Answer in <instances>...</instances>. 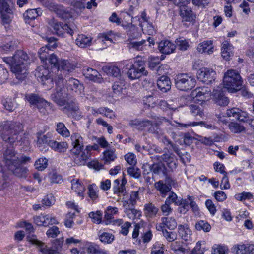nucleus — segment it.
<instances>
[{
    "label": "nucleus",
    "instance_id": "55",
    "mask_svg": "<svg viewBox=\"0 0 254 254\" xmlns=\"http://www.w3.org/2000/svg\"><path fill=\"white\" fill-rule=\"evenodd\" d=\"M72 190H74L79 196H82L85 190V187L78 181L72 183Z\"/></svg>",
    "mask_w": 254,
    "mask_h": 254
},
{
    "label": "nucleus",
    "instance_id": "64",
    "mask_svg": "<svg viewBox=\"0 0 254 254\" xmlns=\"http://www.w3.org/2000/svg\"><path fill=\"white\" fill-rule=\"evenodd\" d=\"M212 254H225L227 250L226 247L219 245H215L212 247Z\"/></svg>",
    "mask_w": 254,
    "mask_h": 254
},
{
    "label": "nucleus",
    "instance_id": "22",
    "mask_svg": "<svg viewBox=\"0 0 254 254\" xmlns=\"http://www.w3.org/2000/svg\"><path fill=\"white\" fill-rule=\"evenodd\" d=\"M180 15L182 20L186 22H191L195 18L191 8L188 6H183L180 9Z\"/></svg>",
    "mask_w": 254,
    "mask_h": 254
},
{
    "label": "nucleus",
    "instance_id": "16",
    "mask_svg": "<svg viewBox=\"0 0 254 254\" xmlns=\"http://www.w3.org/2000/svg\"><path fill=\"white\" fill-rule=\"evenodd\" d=\"M157 158L165 162L172 171L177 168L178 160L175 155L173 154H164L160 156H157Z\"/></svg>",
    "mask_w": 254,
    "mask_h": 254
},
{
    "label": "nucleus",
    "instance_id": "11",
    "mask_svg": "<svg viewBox=\"0 0 254 254\" xmlns=\"http://www.w3.org/2000/svg\"><path fill=\"white\" fill-rule=\"evenodd\" d=\"M227 116L232 120H239L248 123L254 129V118L252 119L249 114L238 108H232L226 111Z\"/></svg>",
    "mask_w": 254,
    "mask_h": 254
},
{
    "label": "nucleus",
    "instance_id": "45",
    "mask_svg": "<svg viewBox=\"0 0 254 254\" xmlns=\"http://www.w3.org/2000/svg\"><path fill=\"white\" fill-rule=\"evenodd\" d=\"M195 227L197 230H202L205 232H209L211 228L210 225L207 221L204 220H200L197 222Z\"/></svg>",
    "mask_w": 254,
    "mask_h": 254
},
{
    "label": "nucleus",
    "instance_id": "43",
    "mask_svg": "<svg viewBox=\"0 0 254 254\" xmlns=\"http://www.w3.org/2000/svg\"><path fill=\"white\" fill-rule=\"evenodd\" d=\"M116 158L115 149H107L103 152V159L107 164L110 163Z\"/></svg>",
    "mask_w": 254,
    "mask_h": 254
},
{
    "label": "nucleus",
    "instance_id": "30",
    "mask_svg": "<svg viewBox=\"0 0 254 254\" xmlns=\"http://www.w3.org/2000/svg\"><path fill=\"white\" fill-rule=\"evenodd\" d=\"M83 73L86 78L94 82L98 81L99 80L98 77L99 72L93 68L88 67L83 70Z\"/></svg>",
    "mask_w": 254,
    "mask_h": 254
},
{
    "label": "nucleus",
    "instance_id": "40",
    "mask_svg": "<svg viewBox=\"0 0 254 254\" xmlns=\"http://www.w3.org/2000/svg\"><path fill=\"white\" fill-rule=\"evenodd\" d=\"M155 187L162 195H164L162 196L163 197H164L167 192H169L172 188L170 185H167L165 183L164 184L161 181H159L155 183Z\"/></svg>",
    "mask_w": 254,
    "mask_h": 254
},
{
    "label": "nucleus",
    "instance_id": "41",
    "mask_svg": "<svg viewBox=\"0 0 254 254\" xmlns=\"http://www.w3.org/2000/svg\"><path fill=\"white\" fill-rule=\"evenodd\" d=\"M161 220L163 224L165 225V227L170 230H174L177 227L176 221L172 217H163L161 218Z\"/></svg>",
    "mask_w": 254,
    "mask_h": 254
},
{
    "label": "nucleus",
    "instance_id": "21",
    "mask_svg": "<svg viewBox=\"0 0 254 254\" xmlns=\"http://www.w3.org/2000/svg\"><path fill=\"white\" fill-rule=\"evenodd\" d=\"M25 99L29 103L30 106H33L34 108L39 106L40 104H46V100L41 98L38 94L34 93L26 94Z\"/></svg>",
    "mask_w": 254,
    "mask_h": 254
},
{
    "label": "nucleus",
    "instance_id": "35",
    "mask_svg": "<svg viewBox=\"0 0 254 254\" xmlns=\"http://www.w3.org/2000/svg\"><path fill=\"white\" fill-rule=\"evenodd\" d=\"M210 90L208 88H199L195 90V97L197 100L204 101L209 95Z\"/></svg>",
    "mask_w": 254,
    "mask_h": 254
},
{
    "label": "nucleus",
    "instance_id": "33",
    "mask_svg": "<svg viewBox=\"0 0 254 254\" xmlns=\"http://www.w3.org/2000/svg\"><path fill=\"white\" fill-rule=\"evenodd\" d=\"M102 70L107 75L118 77L121 75L120 69L116 66H104Z\"/></svg>",
    "mask_w": 254,
    "mask_h": 254
},
{
    "label": "nucleus",
    "instance_id": "56",
    "mask_svg": "<svg viewBox=\"0 0 254 254\" xmlns=\"http://www.w3.org/2000/svg\"><path fill=\"white\" fill-rule=\"evenodd\" d=\"M177 205L180 206V211L182 213H185L190 206L189 199H180V202L177 203Z\"/></svg>",
    "mask_w": 254,
    "mask_h": 254
},
{
    "label": "nucleus",
    "instance_id": "44",
    "mask_svg": "<svg viewBox=\"0 0 254 254\" xmlns=\"http://www.w3.org/2000/svg\"><path fill=\"white\" fill-rule=\"evenodd\" d=\"M53 142V140H51L50 136L47 135H40L38 137L37 143L39 145V148L44 145L49 146L51 147V142Z\"/></svg>",
    "mask_w": 254,
    "mask_h": 254
},
{
    "label": "nucleus",
    "instance_id": "50",
    "mask_svg": "<svg viewBox=\"0 0 254 254\" xmlns=\"http://www.w3.org/2000/svg\"><path fill=\"white\" fill-rule=\"evenodd\" d=\"M235 198L237 200L243 201L246 200H251L253 199L254 196L250 192L243 191L242 193H237L235 195Z\"/></svg>",
    "mask_w": 254,
    "mask_h": 254
},
{
    "label": "nucleus",
    "instance_id": "12",
    "mask_svg": "<svg viewBox=\"0 0 254 254\" xmlns=\"http://www.w3.org/2000/svg\"><path fill=\"white\" fill-rule=\"evenodd\" d=\"M49 25L53 28V33L59 36L64 37V34L67 33L72 35L74 33V29L67 24H64L61 22H58L55 20H51Z\"/></svg>",
    "mask_w": 254,
    "mask_h": 254
},
{
    "label": "nucleus",
    "instance_id": "57",
    "mask_svg": "<svg viewBox=\"0 0 254 254\" xmlns=\"http://www.w3.org/2000/svg\"><path fill=\"white\" fill-rule=\"evenodd\" d=\"M48 165V160L45 158H39L35 163V166L36 169L39 171H42L45 169Z\"/></svg>",
    "mask_w": 254,
    "mask_h": 254
},
{
    "label": "nucleus",
    "instance_id": "9",
    "mask_svg": "<svg viewBox=\"0 0 254 254\" xmlns=\"http://www.w3.org/2000/svg\"><path fill=\"white\" fill-rule=\"evenodd\" d=\"M68 93L66 91L62 76H59L56 81V92L51 95V98L57 104L62 106L66 104Z\"/></svg>",
    "mask_w": 254,
    "mask_h": 254
},
{
    "label": "nucleus",
    "instance_id": "3",
    "mask_svg": "<svg viewBox=\"0 0 254 254\" xmlns=\"http://www.w3.org/2000/svg\"><path fill=\"white\" fill-rule=\"evenodd\" d=\"M48 47H41L39 51L38 55L41 62L48 66V62L51 54L49 53ZM48 66L45 67L40 66L37 68L35 70V76L37 80L40 82L43 85L47 86V89H50L53 85V74L50 72L48 70Z\"/></svg>",
    "mask_w": 254,
    "mask_h": 254
},
{
    "label": "nucleus",
    "instance_id": "17",
    "mask_svg": "<svg viewBox=\"0 0 254 254\" xmlns=\"http://www.w3.org/2000/svg\"><path fill=\"white\" fill-rule=\"evenodd\" d=\"M175 49V45L169 40H162L158 44V49L163 54H170L174 52Z\"/></svg>",
    "mask_w": 254,
    "mask_h": 254
},
{
    "label": "nucleus",
    "instance_id": "5",
    "mask_svg": "<svg viewBox=\"0 0 254 254\" xmlns=\"http://www.w3.org/2000/svg\"><path fill=\"white\" fill-rule=\"evenodd\" d=\"M123 64L126 69H128L127 75L131 80L138 79L148 74L145 67V62L141 59L134 60L133 62L128 60L125 61Z\"/></svg>",
    "mask_w": 254,
    "mask_h": 254
},
{
    "label": "nucleus",
    "instance_id": "23",
    "mask_svg": "<svg viewBox=\"0 0 254 254\" xmlns=\"http://www.w3.org/2000/svg\"><path fill=\"white\" fill-rule=\"evenodd\" d=\"M236 254H253L254 253V244H237L234 246Z\"/></svg>",
    "mask_w": 254,
    "mask_h": 254
},
{
    "label": "nucleus",
    "instance_id": "20",
    "mask_svg": "<svg viewBox=\"0 0 254 254\" xmlns=\"http://www.w3.org/2000/svg\"><path fill=\"white\" fill-rule=\"evenodd\" d=\"M46 6L50 10L55 11L59 15V17L62 19L66 20L70 17V14L65 11L64 10L62 9L60 6H58L53 2H51L49 4H46Z\"/></svg>",
    "mask_w": 254,
    "mask_h": 254
},
{
    "label": "nucleus",
    "instance_id": "14",
    "mask_svg": "<svg viewBox=\"0 0 254 254\" xmlns=\"http://www.w3.org/2000/svg\"><path fill=\"white\" fill-rule=\"evenodd\" d=\"M216 72L212 69L202 68L197 72V78L201 81L208 84L215 80Z\"/></svg>",
    "mask_w": 254,
    "mask_h": 254
},
{
    "label": "nucleus",
    "instance_id": "61",
    "mask_svg": "<svg viewBox=\"0 0 254 254\" xmlns=\"http://www.w3.org/2000/svg\"><path fill=\"white\" fill-rule=\"evenodd\" d=\"M151 118L153 119L155 122V124L158 127H160V126L163 123H166L167 125L170 124V121L165 117H157L156 116H152Z\"/></svg>",
    "mask_w": 254,
    "mask_h": 254
},
{
    "label": "nucleus",
    "instance_id": "24",
    "mask_svg": "<svg viewBox=\"0 0 254 254\" xmlns=\"http://www.w3.org/2000/svg\"><path fill=\"white\" fill-rule=\"evenodd\" d=\"M179 127H183L185 128H188L191 126H199L201 127H205L207 129H214L215 128V126L208 124V123L204 121L199 122H189L187 123H178Z\"/></svg>",
    "mask_w": 254,
    "mask_h": 254
},
{
    "label": "nucleus",
    "instance_id": "6",
    "mask_svg": "<svg viewBox=\"0 0 254 254\" xmlns=\"http://www.w3.org/2000/svg\"><path fill=\"white\" fill-rule=\"evenodd\" d=\"M243 81L238 71L234 69H229L223 76L224 88L228 92L235 93L241 88Z\"/></svg>",
    "mask_w": 254,
    "mask_h": 254
},
{
    "label": "nucleus",
    "instance_id": "47",
    "mask_svg": "<svg viewBox=\"0 0 254 254\" xmlns=\"http://www.w3.org/2000/svg\"><path fill=\"white\" fill-rule=\"evenodd\" d=\"M148 131L150 133L156 135L157 137L163 136L164 134V131L159 127L153 124L151 121V124L148 125Z\"/></svg>",
    "mask_w": 254,
    "mask_h": 254
},
{
    "label": "nucleus",
    "instance_id": "10",
    "mask_svg": "<svg viewBox=\"0 0 254 254\" xmlns=\"http://www.w3.org/2000/svg\"><path fill=\"white\" fill-rule=\"evenodd\" d=\"M195 79L188 74L181 73L175 78L176 87L179 90L187 91L192 89L195 85Z\"/></svg>",
    "mask_w": 254,
    "mask_h": 254
},
{
    "label": "nucleus",
    "instance_id": "42",
    "mask_svg": "<svg viewBox=\"0 0 254 254\" xmlns=\"http://www.w3.org/2000/svg\"><path fill=\"white\" fill-rule=\"evenodd\" d=\"M190 109L192 114L195 117L202 118L204 116V110L202 106L192 104L190 106Z\"/></svg>",
    "mask_w": 254,
    "mask_h": 254
},
{
    "label": "nucleus",
    "instance_id": "8",
    "mask_svg": "<svg viewBox=\"0 0 254 254\" xmlns=\"http://www.w3.org/2000/svg\"><path fill=\"white\" fill-rule=\"evenodd\" d=\"M48 60L50 64L55 67L58 71H63L66 74L72 72L76 67L74 63L68 60L60 59L55 54H51Z\"/></svg>",
    "mask_w": 254,
    "mask_h": 254
},
{
    "label": "nucleus",
    "instance_id": "51",
    "mask_svg": "<svg viewBox=\"0 0 254 254\" xmlns=\"http://www.w3.org/2000/svg\"><path fill=\"white\" fill-rule=\"evenodd\" d=\"M228 127L231 132L234 133H240L245 130V127L235 122H231L229 124Z\"/></svg>",
    "mask_w": 254,
    "mask_h": 254
},
{
    "label": "nucleus",
    "instance_id": "1",
    "mask_svg": "<svg viewBox=\"0 0 254 254\" xmlns=\"http://www.w3.org/2000/svg\"><path fill=\"white\" fill-rule=\"evenodd\" d=\"M23 125L13 121H4L0 122V136L5 142L15 145H27L28 140L22 134Z\"/></svg>",
    "mask_w": 254,
    "mask_h": 254
},
{
    "label": "nucleus",
    "instance_id": "59",
    "mask_svg": "<svg viewBox=\"0 0 254 254\" xmlns=\"http://www.w3.org/2000/svg\"><path fill=\"white\" fill-rule=\"evenodd\" d=\"M127 172L128 175L135 179L139 178L141 176L140 170L133 166L128 167Z\"/></svg>",
    "mask_w": 254,
    "mask_h": 254
},
{
    "label": "nucleus",
    "instance_id": "63",
    "mask_svg": "<svg viewBox=\"0 0 254 254\" xmlns=\"http://www.w3.org/2000/svg\"><path fill=\"white\" fill-rule=\"evenodd\" d=\"M138 191H133L131 192L129 199L127 201V203L129 205L134 206L136 203V200L138 199Z\"/></svg>",
    "mask_w": 254,
    "mask_h": 254
},
{
    "label": "nucleus",
    "instance_id": "60",
    "mask_svg": "<svg viewBox=\"0 0 254 254\" xmlns=\"http://www.w3.org/2000/svg\"><path fill=\"white\" fill-rule=\"evenodd\" d=\"M163 235L168 242H173L177 237L176 232L168 231L167 230L163 231Z\"/></svg>",
    "mask_w": 254,
    "mask_h": 254
},
{
    "label": "nucleus",
    "instance_id": "4",
    "mask_svg": "<svg viewBox=\"0 0 254 254\" xmlns=\"http://www.w3.org/2000/svg\"><path fill=\"white\" fill-rule=\"evenodd\" d=\"M3 161L8 170L18 177L26 176L27 169L20 164L13 147H7L3 153Z\"/></svg>",
    "mask_w": 254,
    "mask_h": 254
},
{
    "label": "nucleus",
    "instance_id": "25",
    "mask_svg": "<svg viewBox=\"0 0 254 254\" xmlns=\"http://www.w3.org/2000/svg\"><path fill=\"white\" fill-rule=\"evenodd\" d=\"M233 49V46L227 41H224L221 47V55L223 58L226 60H229L234 54Z\"/></svg>",
    "mask_w": 254,
    "mask_h": 254
},
{
    "label": "nucleus",
    "instance_id": "62",
    "mask_svg": "<svg viewBox=\"0 0 254 254\" xmlns=\"http://www.w3.org/2000/svg\"><path fill=\"white\" fill-rule=\"evenodd\" d=\"M3 105L7 110L11 112L14 111L16 107L14 100L11 98H6L3 102Z\"/></svg>",
    "mask_w": 254,
    "mask_h": 254
},
{
    "label": "nucleus",
    "instance_id": "46",
    "mask_svg": "<svg viewBox=\"0 0 254 254\" xmlns=\"http://www.w3.org/2000/svg\"><path fill=\"white\" fill-rule=\"evenodd\" d=\"M151 171L156 174H160L161 173H165V166L162 162H158L154 163L151 166Z\"/></svg>",
    "mask_w": 254,
    "mask_h": 254
},
{
    "label": "nucleus",
    "instance_id": "53",
    "mask_svg": "<svg viewBox=\"0 0 254 254\" xmlns=\"http://www.w3.org/2000/svg\"><path fill=\"white\" fill-rule=\"evenodd\" d=\"M87 251L88 253L92 254H100L102 251L100 249L98 245L92 243H88L87 245Z\"/></svg>",
    "mask_w": 254,
    "mask_h": 254
},
{
    "label": "nucleus",
    "instance_id": "48",
    "mask_svg": "<svg viewBox=\"0 0 254 254\" xmlns=\"http://www.w3.org/2000/svg\"><path fill=\"white\" fill-rule=\"evenodd\" d=\"M56 131L64 137H68L70 135L69 130L63 123H59L57 125Z\"/></svg>",
    "mask_w": 254,
    "mask_h": 254
},
{
    "label": "nucleus",
    "instance_id": "39",
    "mask_svg": "<svg viewBox=\"0 0 254 254\" xmlns=\"http://www.w3.org/2000/svg\"><path fill=\"white\" fill-rule=\"evenodd\" d=\"M147 46V42L145 40H142L140 41L130 42L128 45L130 49L132 48L137 51L146 49Z\"/></svg>",
    "mask_w": 254,
    "mask_h": 254
},
{
    "label": "nucleus",
    "instance_id": "52",
    "mask_svg": "<svg viewBox=\"0 0 254 254\" xmlns=\"http://www.w3.org/2000/svg\"><path fill=\"white\" fill-rule=\"evenodd\" d=\"M100 240L105 244H111L114 240V236L108 232H104L99 236Z\"/></svg>",
    "mask_w": 254,
    "mask_h": 254
},
{
    "label": "nucleus",
    "instance_id": "29",
    "mask_svg": "<svg viewBox=\"0 0 254 254\" xmlns=\"http://www.w3.org/2000/svg\"><path fill=\"white\" fill-rule=\"evenodd\" d=\"M42 14L40 8L30 9L23 13V17L27 22L28 20H34Z\"/></svg>",
    "mask_w": 254,
    "mask_h": 254
},
{
    "label": "nucleus",
    "instance_id": "18",
    "mask_svg": "<svg viewBox=\"0 0 254 254\" xmlns=\"http://www.w3.org/2000/svg\"><path fill=\"white\" fill-rule=\"evenodd\" d=\"M65 86L67 90H71L77 93H81L83 86L75 78H70L66 81Z\"/></svg>",
    "mask_w": 254,
    "mask_h": 254
},
{
    "label": "nucleus",
    "instance_id": "13",
    "mask_svg": "<svg viewBox=\"0 0 254 254\" xmlns=\"http://www.w3.org/2000/svg\"><path fill=\"white\" fill-rule=\"evenodd\" d=\"M212 96L215 103L219 106H225L229 102L228 98L225 95L222 86H218L213 89Z\"/></svg>",
    "mask_w": 254,
    "mask_h": 254
},
{
    "label": "nucleus",
    "instance_id": "2",
    "mask_svg": "<svg viewBox=\"0 0 254 254\" xmlns=\"http://www.w3.org/2000/svg\"><path fill=\"white\" fill-rule=\"evenodd\" d=\"M4 61L10 65L11 71L16 78L23 80L28 74L29 57L22 50H17L13 56L4 58Z\"/></svg>",
    "mask_w": 254,
    "mask_h": 254
},
{
    "label": "nucleus",
    "instance_id": "54",
    "mask_svg": "<svg viewBox=\"0 0 254 254\" xmlns=\"http://www.w3.org/2000/svg\"><path fill=\"white\" fill-rule=\"evenodd\" d=\"M7 177L4 175L3 166L0 162V190L8 186Z\"/></svg>",
    "mask_w": 254,
    "mask_h": 254
},
{
    "label": "nucleus",
    "instance_id": "38",
    "mask_svg": "<svg viewBox=\"0 0 254 254\" xmlns=\"http://www.w3.org/2000/svg\"><path fill=\"white\" fill-rule=\"evenodd\" d=\"M175 45L181 51H186L190 46L189 42L183 37L177 38Z\"/></svg>",
    "mask_w": 254,
    "mask_h": 254
},
{
    "label": "nucleus",
    "instance_id": "15",
    "mask_svg": "<svg viewBox=\"0 0 254 254\" xmlns=\"http://www.w3.org/2000/svg\"><path fill=\"white\" fill-rule=\"evenodd\" d=\"M77 151H71L72 158L74 163L78 166L85 165L86 164L91 156L87 152L84 151L83 149L76 150Z\"/></svg>",
    "mask_w": 254,
    "mask_h": 254
},
{
    "label": "nucleus",
    "instance_id": "34",
    "mask_svg": "<svg viewBox=\"0 0 254 254\" xmlns=\"http://www.w3.org/2000/svg\"><path fill=\"white\" fill-rule=\"evenodd\" d=\"M51 147L56 151L64 153L67 150L68 144L66 142H58L53 140V142L51 143Z\"/></svg>",
    "mask_w": 254,
    "mask_h": 254
},
{
    "label": "nucleus",
    "instance_id": "28",
    "mask_svg": "<svg viewBox=\"0 0 254 254\" xmlns=\"http://www.w3.org/2000/svg\"><path fill=\"white\" fill-rule=\"evenodd\" d=\"M197 50L199 53H207L210 54L213 52V47L211 41H204L198 44Z\"/></svg>",
    "mask_w": 254,
    "mask_h": 254
},
{
    "label": "nucleus",
    "instance_id": "36",
    "mask_svg": "<svg viewBox=\"0 0 254 254\" xmlns=\"http://www.w3.org/2000/svg\"><path fill=\"white\" fill-rule=\"evenodd\" d=\"M160 60L159 57L150 56L149 58L148 66L152 70H156L157 72L160 70L161 66L159 65Z\"/></svg>",
    "mask_w": 254,
    "mask_h": 254
},
{
    "label": "nucleus",
    "instance_id": "19",
    "mask_svg": "<svg viewBox=\"0 0 254 254\" xmlns=\"http://www.w3.org/2000/svg\"><path fill=\"white\" fill-rule=\"evenodd\" d=\"M71 144L73 146L71 151H77L76 150L82 149L84 148L83 139L79 133H73L71 136Z\"/></svg>",
    "mask_w": 254,
    "mask_h": 254
},
{
    "label": "nucleus",
    "instance_id": "49",
    "mask_svg": "<svg viewBox=\"0 0 254 254\" xmlns=\"http://www.w3.org/2000/svg\"><path fill=\"white\" fill-rule=\"evenodd\" d=\"M125 213L130 219H132L138 218L141 216V212L134 208H126Z\"/></svg>",
    "mask_w": 254,
    "mask_h": 254
},
{
    "label": "nucleus",
    "instance_id": "32",
    "mask_svg": "<svg viewBox=\"0 0 254 254\" xmlns=\"http://www.w3.org/2000/svg\"><path fill=\"white\" fill-rule=\"evenodd\" d=\"M92 39L85 35H78L76 39V44L81 48L89 46L91 44Z\"/></svg>",
    "mask_w": 254,
    "mask_h": 254
},
{
    "label": "nucleus",
    "instance_id": "37",
    "mask_svg": "<svg viewBox=\"0 0 254 254\" xmlns=\"http://www.w3.org/2000/svg\"><path fill=\"white\" fill-rule=\"evenodd\" d=\"M151 124V121L148 120L140 121L138 119L130 120L129 122V125L132 127H139L142 129L147 127L148 125Z\"/></svg>",
    "mask_w": 254,
    "mask_h": 254
},
{
    "label": "nucleus",
    "instance_id": "26",
    "mask_svg": "<svg viewBox=\"0 0 254 254\" xmlns=\"http://www.w3.org/2000/svg\"><path fill=\"white\" fill-rule=\"evenodd\" d=\"M157 86L160 90L164 93L166 92L171 89V82L168 77L162 76L157 80Z\"/></svg>",
    "mask_w": 254,
    "mask_h": 254
},
{
    "label": "nucleus",
    "instance_id": "7",
    "mask_svg": "<svg viewBox=\"0 0 254 254\" xmlns=\"http://www.w3.org/2000/svg\"><path fill=\"white\" fill-rule=\"evenodd\" d=\"M27 241L33 245L37 246L42 254H59L61 250L63 241L60 239L55 240L51 248H48L42 241L38 240L35 235L28 236Z\"/></svg>",
    "mask_w": 254,
    "mask_h": 254
},
{
    "label": "nucleus",
    "instance_id": "58",
    "mask_svg": "<svg viewBox=\"0 0 254 254\" xmlns=\"http://www.w3.org/2000/svg\"><path fill=\"white\" fill-rule=\"evenodd\" d=\"M102 216V212L100 211H97L96 212H91L89 213V217L92 219V222L96 224L101 223Z\"/></svg>",
    "mask_w": 254,
    "mask_h": 254
},
{
    "label": "nucleus",
    "instance_id": "31",
    "mask_svg": "<svg viewBox=\"0 0 254 254\" xmlns=\"http://www.w3.org/2000/svg\"><path fill=\"white\" fill-rule=\"evenodd\" d=\"M145 215L149 218L155 217L159 211V209L153 203H148L144 205Z\"/></svg>",
    "mask_w": 254,
    "mask_h": 254
},
{
    "label": "nucleus",
    "instance_id": "27",
    "mask_svg": "<svg viewBox=\"0 0 254 254\" xmlns=\"http://www.w3.org/2000/svg\"><path fill=\"white\" fill-rule=\"evenodd\" d=\"M178 234L185 241H189L191 237L192 232L187 225H179L178 226Z\"/></svg>",
    "mask_w": 254,
    "mask_h": 254
}]
</instances>
